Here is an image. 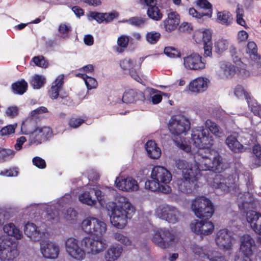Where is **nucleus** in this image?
I'll return each mask as SVG.
<instances>
[{
  "mask_svg": "<svg viewBox=\"0 0 261 261\" xmlns=\"http://www.w3.org/2000/svg\"><path fill=\"white\" fill-rule=\"evenodd\" d=\"M191 138L193 145L199 149L197 155L202 159L200 165L202 169L210 170L215 173L223 171L224 165L222 157L217 150L211 149L214 140L207 129L203 126L193 128Z\"/></svg>",
  "mask_w": 261,
  "mask_h": 261,
  "instance_id": "1",
  "label": "nucleus"
},
{
  "mask_svg": "<svg viewBox=\"0 0 261 261\" xmlns=\"http://www.w3.org/2000/svg\"><path fill=\"white\" fill-rule=\"evenodd\" d=\"M81 227L86 233L97 238L95 240L86 237L82 239V245L85 247L88 253L96 254L106 248L107 245L101 239L107 231V225L104 222L96 218L88 217L82 221Z\"/></svg>",
  "mask_w": 261,
  "mask_h": 261,
  "instance_id": "2",
  "label": "nucleus"
},
{
  "mask_svg": "<svg viewBox=\"0 0 261 261\" xmlns=\"http://www.w3.org/2000/svg\"><path fill=\"white\" fill-rule=\"evenodd\" d=\"M192 208L196 217L202 219L201 221L195 220L191 224L193 232L200 235L207 236L211 234L214 229L213 223L207 221L214 212V206L211 200L204 197L196 198L192 202Z\"/></svg>",
  "mask_w": 261,
  "mask_h": 261,
  "instance_id": "3",
  "label": "nucleus"
},
{
  "mask_svg": "<svg viewBox=\"0 0 261 261\" xmlns=\"http://www.w3.org/2000/svg\"><path fill=\"white\" fill-rule=\"evenodd\" d=\"M118 205L115 202H111L107 208L111 213L110 220L112 224L118 228H123L127 224V219H130L135 213L134 207L127 198L120 196L117 198Z\"/></svg>",
  "mask_w": 261,
  "mask_h": 261,
  "instance_id": "4",
  "label": "nucleus"
},
{
  "mask_svg": "<svg viewBox=\"0 0 261 261\" xmlns=\"http://www.w3.org/2000/svg\"><path fill=\"white\" fill-rule=\"evenodd\" d=\"M19 255L16 246L9 239L0 237V259L13 261Z\"/></svg>",
  "mask_w": 261,
  "mask_h": 261,
  "instance_id": "5",
  "label": "nucleus"
},
{
  "mask_svg": "<svg viewBox=\"0 0 261 261\" xmlns=\"http://www.w3.org/2000/svg\"><path fill=\"white\" fill-rule=\"evenodd\" d=\"M155 213L159 218L172 224L177 223L180 216V213L175 207L168 204L160 205Z\"/></svg>",
  "mask_w": 261,
  "mask_h": 261,
  "instance_id": "6",
  "label": "nucleus"
},
{
  "mask_svg": "<svg viewBox=\"0 0 261 261\" xmlns=\"http://www.w3.org/2000/svg\"><path fill=\"white\" fill-rule=\"evenodd\" d=\"M170 133L174 136H178L186 133L190 128L189 121L180 116H172L168 124Z\"/></svg>",
  "mask_w": 261,
  "mask_h": 261,
  "instance_id": "7",
  "label": "nucleus"
},
{
  "mask_svg": "<svg viewBox=\"0 0 261 261\" xmlns=\"http://www.w3.org/2000/svg\"><path fill=\"white\" fill-rule=\"evenodd\" d=\"M175 240V234L166 228L158 230L152 237V241L163 249L169 248Z\"/></svg>",
  "mask_w": 261,
  "mask_h": 261,
  "instance_id": "8",
  "label": "nucleus"
},
{
  "mask_svg": "<svg viewBox=\"0 0 261 261\" xmlns=\"http://www.w3.org/2000/svg\"><path fill=\"white\" fill-rule=\"evenodd\" d=\"M68 254L77 260H82L85 257V251L79 245V241L74 238H69L65 243Z\"/></svg>",
  "mask_w": 261,
  "mask_h": 261,
  "instance_id": "9",
  "label": "nucleus"
},
{
  "mask_svg": "<svg viewBox=\"0 0 261 261\" xmlns=\"http://www.w3.org/2000/svg\"><path fill=\"white\" fill-rule=\"evenodd\" d=\"M199 174H184L181 178H178L176 180V184L178 190L185 193H191L194 186L196 185L195 182L198 180Z\"/></svg>",
  "mask_w": 261,
  "mask_h": 261,
  "instance_id": "10",
  "label": "nucleus"
},
{
  "mask_svg": "<svg viewBox=\"0 0 261 261\" xmlns=\"http://www.w3.org/2000/svg\"><path fill=\"white\" fill-rule=\"evenodd\" d=\"M53 135L52 129L49 127H37L29 136L30 143L36 145L48 140Z\"/></svg>",
  "mask_w": 261,
  "mask_h": 261,
  "instance_id": "11",
  "label": "nucleus"
},
{
  "mask_svg": "<svg viewBox=\"0 0 261 261\" xmlns=\"http://www.w3.org/2000/svg\"><path fill=\"white\" fill-rule=\"evenodd\" d=\"M184 64L188 69L199 71L205 68L206 61L199 54L194 53L184 58Z\"/></svg>",
  "mask_w": 261,
  "mask_h": 261,
  "instance_id": "12",
  "label": "nucleus"
},
{
  "mask_svg": "<svg viewBox=\"0 0 261 261\" xmlns=\"http://www.w3.org/2000/svg\"><path fill=\"white\" fill-rule=\"evenodd\" d=\"M200 162L197 164H190L186 160L182 159H178L175 161V166L179 170L181 171L182 175L184 174H196L200 173L201 170H204L202 169L200 165H201L202 159H198ZM207 170H205L206 171ZM210 171V170H208Z\"/></svg>",
  "mask_w": 261,
  "mask_h": 261,
  "instance_id": "13",
  "label": "nucleus"
},
{
  "mask_svg": "<svg viewBox=\"0 0 261 261\" xmlns=\"http://www.w3.org/2000/svg\"><path fill=\"white\" fill-rule=\"evenodd\" d=\"M151 177L160 184H168L172 179V175L166 168L157 166L152 168Z\"/></svg>",
  "mask_w": 261,
  "mask_h": 261,
  "instance_id": "14",
  "label": "nucleus"
},
{
  "mask_svg": "<svg viewBox=\"0 0 261 261\" xmlns=\"http://www.w3.org/2000/svg\"><path fill=\"white\" fill-rule=\"evenodd\" d=\"M40 249L43 256L47 258H56L60 251L57 244L48 241L40 242Z\"/></svg>",
  "mask_w": 261,
  "mask_h": 261,
  "instance_id": "15",
  "label": "nucleus"
},
{
  "mask_svg": "<svg viewBox=\"0 0 261 261\" xmlns=\"http://www.w3.org/2000/svg\"><path fill=\"white\" fill-rule=\"evenodd\" d=\"M230 51L234 64L229 65V75L244 72L245 65L241 61L236 49L231 46Z\"/></svg>",
  "mask_w": 261,
  "mask_h": 261,
  "instance_id": "16",
  "label": "nucleus"
},
{
  "mask_svg": "<svg viewBox=\"0 0 261 261\" xmlns=\"http://www.w3.org/2000/svg\"><path fill=\"white\" fill-rule=\"evenodd\" d=\"M209 82V80L206 77H198L189 84L188 89L194 93H202L207 89Z\"/></svg>",
  "mask_w": 261,
  "mask_h": 261,
  "instance_id": "17",
  "label": "nucleus"
},
{
  "mask_svg": "<svg viewBox=\"0 0 261 261\" xmlns=\"http://www.w3.org/2000/svg\"><path fill=\"white\" fill-rule=\"evenodd\" d=\"M145 99L144 94L141 91L136 89H128L123 94L122 101L126 103H133L137 101H143Z\"/></svg>",
  "mask_w": 261,
  "mask_h": 261,
  "instance_id": "18",
  "label": "nucleus"
},
{
  "mask_svg": "<svg viewBox=\"0 0 261 261\" xmlns=\"http://www.w3.org/2000/svg\"><path fill=\"white\" fill-rule=\"evenodd\" d=\"M116 184L117 188L123 191L133 192L139 189L137 180L130 177L122 179L118 182L116 181Z\"/></svg>",
  "mask_w": 261,
  "mask_h": 261,
  "instance_id": "19",
  "label": "nucleus"
},
{
  "mask_svg": "<svg viewBox=\"0 0 261 261\" xmlns=\"http://www.w3.org/2000/svg\"><path fill=\"white\" fill-rule=\"evenodd\" d=\"M255 245L254 240L248 234L244 235L241 238L240 249L243 252L244 255L240 257L244 258L246 256L249 258L252 254V247Z\"/></svg>",
  "mask_w": 261,
  "mask_h": 261,
  "instance_id": "20",
  "label": "nucleus"
},
{
  "mask_svg": "<svg viewBox=\"0 0 261 261\" xmlns=\"http://www.w3.org/2000/svg\"><path fill=\"white\" fill-rule=\"evenodd\" d=\"M180 22V16L176 12H172L168 14V17L164 21L165 30L168 32L175 30Z\"/></svg>",
  "mask_w": 261,
  "mask_h": 261,
  "instance_id": "21",
  "label": "nucleus"
},
{
  "mask_svg": "<svg viewBox=\"0 0 261 261\" xmlns=\"http://www.w3.org/2000/svg\"><path fill=\"white\" fill-rule=\"evenodd\" d=\"M64 75L63 74L59 75L55 81L50 89L48 91L49 97L52 99H57L59 96V92L62 89L64 84Z\"/></svg>",
  "mask_w": 261,
  "mask_h": 261,
  "instance_id": "22",
  "label": "nucleus"
},
{
  "mask_svg": "<svg viewBox=\"0 0 261 261\" xmlns=\"http://www.w3.org/2000/svg\"><path fill=\"white\" fill-rule=\"evenodd\" d=\"M145 148L147 155L150 158L157 159L160 157L161 149L154 141L148 140L145 144Z\"/></svg>",
  "mask_w": 261,
  "mask_h": 261,
  "instance_id": "23",
  "label": "nucleus"
},
{
  "mask_svg": "<svg viewBox=\"0 0 261 261\" xmlns=\"http://www.w3.org/2000/svg\"><path fill=\"white\" fill-rule=\"evenodd\" d=\"M24 232L34 241H41V233L34 223L28 222L25 225Z\"/></svg>",
  "mask_w": 261,
  "mask_h": 261,
  "instance_id": "24",
  "label": "nucleus"
},
{
  "mask_svg": "<svg viewBox=\"0 0 261 261\" xmlns=\"http://www.w3.org/2000/svg\"><path fill=\"white\" fill-rule=\"evenodd\" d=\"M216 242L218 246L223 249H228V230L227 229L220 230L216 234Z\"/></svg>",
  "mask_w": 261,
  "mask_h": 261,
  "instance_id": "25",
  "label": "nucleus"
},
{
  "mask_svg": "<svg viewBox=\"0 0 261 261\" xmlns=\"http://www.w3.org/2000/svg\"><path fill=\"white\" fill-rule=\"evenodd\" d=\"M190 249L195 256L203 259H207L212 252L208 250L205 247L193 243L190 245Z\"/></svg>",
  "mask_w": 261,
  "mask_h": 261,
  "instance_id": "26",
  "label": "nucleus"
},
{
  "mask_svg": "<svg viewBox=\"0 0 261 261\" xmlns=\"http://www.w3.org/2000/svg\"><path fill=\"white\" fill-rule=\"evenodd\" d=\"M238 133L232 132L229 134V149L234 153H240L243 150V146L238 140Z\"/></svg>",
  "mask_w": 261,
  "mask_h": 261,
  "instance_id": "27",
  "label": "nucleus"
},
{
  "mask_svg": "<svg viewBox=\"0 0 261 261\" xmlns=\"http://www.w3.org/2000/svg\"><path fill=\"white\" fill-rule=\"evenodd\" d=\"M123 251L122 247L112 246L107 251L105 257L106 261H115L121 255Z\"/></svg>",
  "mask_w": 261,
  "mask_h": 261,
  "instance_id": "28",
  "label": "nucleus"
},
{
  "mask_svg": "<svg viewBox=\"0 0 261 261\" xmlns=\"http://www.w3.org/2000/svg\"><path fill=\"white\" fill-rule=\"evenodd\" d=\"M196 5L198 8L202 9L203 15L211 18L213 14L212 5L207 0H197Z\"/></svg>",
  "mask_w": 261,
  "mask_h": 261,
  "instance_id": "29",
  "label": "nucleus"
},
{
  "mask_svg": "<svg viewBox=\"0 0 261 261\" xmlns=\"http://www.w3.org/2000/svg\"><path fill=\"white\" fill-rule=\"evenodd\" d=\"M4 231L8 236L19 240L22 237V232L13 223H9L3 227Z\"/></svg>",
  "mask_w": 261,
  "mask_h": 261,
  "instance_id": "30",
  "label": "nucleus"
},
{
  "mask_svg": "<svg viewBox=\"0 0 261 261\" xmlns=\"http://www.w3.org/2000/svg\"><path fill=\"white\" fill-rule=\"evenodd\" d=\"M28 87V83L24 79L17 81L13 83L11 85L13 92L14 94L19 95L24 94L27 91Z\"/></svg>",
  "mask_w": 261,
  "mask_h": 261,
  "instance_id": "31",
  "label": "nucleus"
},
{
  "mask_svg": "<svg viewBox=\"0 0 261 261\" xmlns=\"http://www.w3.org/2000/svg\"><path fill=\"white\" fill-rule=\"evenodd\" d=\"M91 193V189L89 191L84 192L79 196L80 201L89 205H95L96 203V200Z\"/></svg>",
  "mask_w": 261,
  "mask_h": 261,
  "instance_id": "32",
  "label": "nucleus"
},
{
  "mask_svg": "<svg viewBox=\"0 0 261 261\" xmlns=\"http://www.w3.org/2000/svg\"><path fill=\"white\" fill-rule=\"evenodd\" d=\"M35 122L33 118H27L24 120L21 126V131L25 135H31L35 130Z\"/></svg>",
  "mask_w": 261,
  "mask_h": 261,
  "instance_id": "33",
  "label": "nucleus"
},
{
  "mask_svg": "<svg viewBox=\"0 0 261 261\" xmlns=\"http://www.w3.org/2000/svg\"><path fill=\"white\" fill-rule=\"evenodd\" d=\"M147 14L150 18L156 21L161 20L163 17L160 10L155 5L148 8Z\"/></svg>",
  "mask_w": 261,
  "mask_h": 261,
  "instance_id": "34",
  "label": "nucleus"
},
{
  "mask_svg": "<svg viewBox=\"0 0 261 261\" xmlns=\"http://www.w3.org/2000/svg\"><path fill=\"white\" fill-rule=\"evenodd\" d=\"M260 217H261V215L253 211H248L246 213L247 221L250 224L251 228L256 227V223Z\"/></svg>",
  "mask_w": 261,
  "mask_h": 261,
  "instance_id": "35",
  "label": "nucleus"
},
{
  "mask_svg": "<svg viewBox=\"0 0 261 261\" xmlns=\"http://www.w3.org/2000/svg\"><path fill=\"white\" fill-rule=\"evenodd\" d=\"M253 155V163L256 167L261 166V146L257 144L254 145L252 149Z\"/></svg>",
  "mask_w": 261,
  "mask_h": 261,
  "instance_id": "36",
  "label": "nucleus"
},
{
  "mask_svg": "<svg viewBox=\"0 0 261 261\" xmlns=\"http://www.w3.org/2000/svg\"><path fill=\"white\" fill-rule=\"evenodd\" d=\"M30 83L34 89H38L44 85L45 79L42 75L35 74L31 78Z\"/></svg>",
  "mask_w": 261,
  "mask_h": 261,
  "instance_id": "37",
  "label": "nucleus"
},
{
  "mask_svg": "<svg viewBox=\"0 0 261 261\" xmlns=\"http://www.w3.org/2000/svg\"><path fill=\"white\" fill-rule=\"evenodd\" d=\"M205 125L209 130L215 136L219 137L221 136L222 132L219 129V126L215 122L210 119H207L205 121Z\"/></svg>",
  "mask_w": 261,
  "mask_h": 261,
  "instance_id": "38",
  "label": "nucleus"
},
{
  "mask_svg": "<svg viewBox=\"0 0 261 261\" xmlns=\"http://www.w3.org/2000/svg\"><path fill=\"white\" fill-rule=\"evenodd\" d=\"M234 94L238 98H245L247 101L248 105L250 106V97L248 93L245 90L242 86L240 85H237L234 89Z\"/></svg>",
  "mask_w": 261,
  "mask_h": 261,
  "instance_id": "39",
  "label": "nucleus"
},
{
  "mask_svg": "<svg viewBox=\"0 0 261 261\" xmlns=\"http://www.w3.org/2000/svg\"><path fill=\"white\" fill-rule=\"evenodd\" d=\"M228 43L227 40L219 39L215 43V51L221 55L227 49Z\"/></svg>",
  "mask_w": 261,
  "mask_h": 261,
  "instance_id": "40",
  "label": "nucleus"
},
{
  "mask_svg": "<svg viewBox=\"0 0 261 261\" xmlns=\"http://www.w3.org/2000/svg\"><path fill=\"white\" fill-rule=\"evenodd\" d=\"M146 41L150 44H156L161 38V34L159 32L151 31L146 34Z\"/></svg>",
  "mask_w": 261,
  "mask_h": 261,
  "instance_id": "41",
  "label": "nucleus"
},
{
  "mask_svg": "<svg viewBox=\"0 0 261 261\" xmlns=\"http://www.w3.org/2000/svg\"><path fill=\"white\" fill-rule=\"evenodd\" d=\"M257 48L256 44L253 42H249L247 44V53L249 54L250 59L252 60L256 59L257 57L258 56L257 53Z\"/></svg>",
  "mask_w": 261,
  "mask_h": 261,
  "instance_id": "42",
  "label": "nucleus"
},
{
  "mask_svg": "<svg viewBox=\"0 0 261 261\" xmlns=\"http://www.w3.org/2000/svg\"><path fill=\"white\" fill-rule=\"evenodd\" d=\"M129 38L127 36L122 35L118 37L117 39V44L119 47L117 48V51L119 53H122L124 51V48L127 47L128 42Z\"/></svg>",
  "mask_w": 261,
  "mask_h": 261,
  "instance_id": "43",
  "label": "nucleus"
},
{
  "mask_svg": "<svg viewBox=\"0 0 261 261\" xmlns=\"http://www.w3.org/2000/svg\"><path fill=\"white\" fill-rule=\"evenodd\" d=\"M17 126V124L15 123L14 124L7 125L3 127L0 130V135L2 136H9L15 133V129Z\"/></svg>",
  "mask_w": 261,
  "mask_h": 261,
  "instance_id": "44",
  "label": "nucleus"
},
{
  "mask_svg": "<svg viewBox=\"0 0 261 261\" xmlns=\"http://www.w3.org/2000/svg\"><path fill=\"white\" fill-rule=\"evenodd\" d=\"M160 184L155 179L147 180L145 182V188L152 192H156L160 188Z\"/></svg>",
  "mask_w": 261,
  "mask_h": 261,
  "instance_id": "45",
  "label": "nucleus"
},
{
  "mask_svg": "<svg viewBox=\"0 0 261 261\" xmlns=\"http://www.w3.org/2000/svg\"><path fill=\"white\" fill-rule=\"evenodd\" d=\"M15 154L14 150L0 147V162L7 160L10 156L12 158Z\"/></svg>",
  "mask_w": 261,
  "mask_h": 261,
  "instance_id": "46",
  "label": "nucleus"
},
{
  "mask_svg": "<svg viewBox=\"0 0 261 261\" xmlns=\"http://www.w3.org/2000/svg\"><path fill=\"white\" fill-rule=\"evenodd\" d=\"M164 52L168 57L171 58L179 57L180 56V51L176 48L171 46L165 47Z\"/></svg>",
  "mask_w": 261,
  "mask_h": 261,
  "instance_id": "47",
  "label": "nucleus"
},
{
  "mask_svg": "<svg viewBox=\"0 0 261 261\" xmlns=\"http://www.w3.org/2000/svg\"><path fill=\"white\" fill-rule=\"evenodd\" d=\"M236 15L237 23L242 26L245 27L246 23L243 18L244 15V10L243 8L240 7L239 5H238L237 6V9L236 10Z\"/></svg>",
  "mask_w": 261,
  "mask_h": 261,
  "instance_id": "48",
  "label": "nucleus"
},
{
  "mask_svg": "<svg viewBox=\"0 0 261 261\" xmlns=\"http://www.w3.org/2000/svg\"><path fill=\"white\" fill-rule=\"evenodd\" d=\"M115 239L125 246L130 245L131 242L129 241L128 238L121 233H115L114 234Z\"/></svg>",
  "mask_w": 261,
  "mask_h": 261,
  "instance_id": "49",
  "label": "nucleus"
},
{
  "mask_svg": "<svg viewBox=\"0 0 261 261\" xmlns=\"http://www.w3.org/2000/svg\"><path fill=\"white\" fill-rule=\"evenodd\" d=\"M33 164L39 169H44L46 167V162L44 160L40 157L35 156L32 160Z\"/></svg>",
  "mask_w": 261,
  "mask_h": 261,
  "instance_id": "50",
  "label": "nucleus"
},
{
  "mask_svg": "<svg viewBox=\"0 0 261 261\" xmlns=\"http://www.w3.org/2000/svg\"><path fill=\"white\" fill-rule=\"evenodd\" d=\"M85 83L88 89L90 90L96 88L97 86V81L93 77L87 76L85 79Z\"/></svg>",
  "mask_w": 261,
  "mask_h": 261,
  "instance_id": "51",
  "label": "nucleus"
},
{
  "mask_svg": "<svg viewBox=\"0 0 261 261\" xmlns=\"http://www.w3.org/2000/svg\"><path fill=\"white\" fill-rule=\"evenodd\" d=\"M128 21L133 25L140 27L145 23V20L140 17H132L128 19Z\"/></svg>",
  "mask_w": 261,
  "mask_h": 261,
  "instance_id": "52",
  "label": "nucleus"
},
{
  "mask_svg": "<svg viewBox=\"0 0 261 261\" xmlns=\"http://www.w3.org/2000/svg\"><path fill=\"white\" fill-rule=\"evenodd\" d=\"M77 213L73 208L69 207L67 209L65 213V218L67 220H74L77 217Z\"/></svg>",
  "mask_w": 261,
  "mask_h": 261,
  "instance_id": "53",
  "label": "nucleus"
},
{
  "mask_svg": "<svg viewBox=\"0 0 261 261\" xmlns=\"http://www.w3.org/2000/svg\"><path fill=\"white\" fill-rule=\"evenodd\" d=\"M207 259L210 261H226L224 257L220 253L212 251Z\"/></svg>",
  "mask_w": 261,
  "mask_h": 261,
  "instance_id": "54",
  "label": "nucleus"
},
{
  "mask_svg": "<svg viewBox=\"0 0 261 261\" xmlns=\"http://www.w3.org/2000/svg\"><path fill=\"white\" fill-rule=\"evenodd\" d=\"M228 17L224 11H220L217 13V21L222 24H227Z\"/></svg>",
  "mask_w": 261,
  "mask_h": 261,
  "instance_id": "55",
  "label": "nucleus"
},
{
  "mask_svg": "<svg viewBox=\"0 0 261 261\" xmlns=\"http://www.w3.org/2000/svg\"><path fill=\"white\" fill-rule=\"evenodd\" d=\"M7 115L11 118H14L18 114V109L16 106L9 107L6 111Z\"/></svg>",
  "mask_w": 261,
  "mask_h": 261,
  "instance_id": "56",
  "label": "nucleus"
},
{
  "mask_svg": "<svg viewBox=\"0 0 261 261\" xmlns=\"http://www.w3.org/2000/svg\"><path fill=\"white\" fill-rule=\"evenodd\" d=\"M220 176H221V175H217V174L215 175V177L214 178V184L213 185V186H214L215 187V188L221 189H223L224 191H225L226 190V188H228L227 186H226V185L223 182L220 181L219 182H217L216 181L219 179H220Z\"/></svg>",
  "mask_w": 261,
  "mask_h": 261,
  "instance_id": "57",
  "label": "nucleus"
},
{
  "mask_svg": "<svg viewBox=\"0 0 261 261\" xmlns=\"http://www.w3.org/2000/svg\"><path fill=\"white\" fill-rule=\"evenodd\" d=\"M133 65L134 62L131 59H124L120 62V66L123 70L129 69Z\"/></svg>",
  "mask_w": 261,
  "mask_h": 261,
  "instance_id": "58",
  "label": "nucleus"
},
{
  "mask_svg": "<svg viewBox=\"0 0 261 261\" xmlns=\"http://www.w3.org/2000/svg\"><path fill=\"white\" fill-rule=\"evenodd\" d=\"M58 100H59V103L60 105H69L72 102V100H71L70 97L67 94H66L65 95H63L61 94L59 96Z\"/></svg>",
  "mask_w": 261,
  "mask_h": 261,
  "instance_id": "59",
  "label": "nucleus"
},
{
  "mask_svg": "<svg viewBox=\"0 0 261 261\" xmlns=\"http://www.w3.org/2000/svg\"><path fill=\"white\" fill-rule=\"evenodd\" d=\"M84 122V120L81 118H71L69 122L70 126L73 128H77Z\"/></svg>",
  "mask_w": 261,
  "mask_h": 261,
  "instance_id": "60",
  "label": "nucleus"
},
{
  "mask_svg": "<svg viewBox=\"0 0 261 261\" xmlns=\"http://www.w3.org/2000/svg\"><path fill=\"white\" fill-rule=\"evenodd\" d=\"M203 45L208 44L209 43H212V33L209 30H205L203 31Z\"/></svg>",
  "mask_w": 261,
  "mask_h": 261,
  "instance_id": "61",
  "label": "nucleus"
},
{
  "mask_svg": "<svg viewBox=\"0 0 261 261\" xmlns=\"http://www.w3.org/2000/svg\"><path fill=\"white\" fill-rule=\"evenodd\" d=\"M58 31L60 34L67 36L71 31V28L65 23H61L59 25Z\"/></svg>",
  "mask_w": 261,
  "mask_h": 261,
  "instance_id": "62",
  "label": "nucleus"
},
{
  "mask_svg": "<svg viewBox=\"0 0 261 261\" xmlns=\"http://www.w3.org/2000/svg\"><path fill=\"white\" fill-rule=\"evenodd\" d=\"M203 31H196L194 33L193 37L197 43L203 44Z\"/></svg>",
  "mask_w": 261,
  "mask_h": 261,
  "instance_id": "63",
  "label": "nucleus"
},
{
  "mask_svg": "<svg viewBox=\"0 0 261 261\" xmlns=\"http://www.w3.org/2000/svg\"><path fill=\"white\" fill-rule=\"evenodd\" d=\"M91 16L93 19L96 20L98 23H101L105 21V13H100L97 12H92Z\"/></svg>",
  "mask_w": 261,
  "mask_h": 261,
  "instance_id": "64",
  "label": "nucleus"
}]
</instances>
